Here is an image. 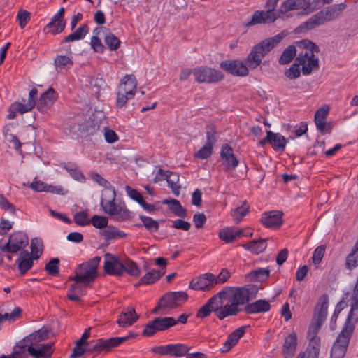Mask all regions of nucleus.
Segmentation results:
<instances>
[{"label": "nucleus", "instance_id": "nucleus-1", "mask_svg": "<svg viewBox=\"0 0 358 358\" xmlns=\"http://www.w3.org/2000/svg\"><path fill=\"white\" fill-rule=\"evenodd\" d=\"M285 37V34L282 31L255 44L247 55L245 64L239 59H227L220 62V67L233 76L245 77L249 74V69H257L261 64L262 58L276 47Z\"/></svg>", "mask_w": 358, "mask_h": 358}, {"label": "nucleus", "instance_id": "nucleus-2", "mask_svg": "<svg viewBox=\"0 0 358 358\" xmlns=\"http://www.w3.org/2000/svg\"><path fill=\"white\" fill-rule=\"evenodd\" d=\"M296 45L299 52L296 58V62L292 64L284 73L285 76L291 80L300 76V65H302L303 75H309L313 69L319 68V59L314 54L320 52L318 45L308 39L297 41Z\"/></svg>", "mask_w": 358, "mask_h": 358}, {"label": "nucleus", "instance_id": "nucleus-3", "mask_svg": "<svg viewBox=\"0 0 358 358\" xmlns=\"http://www.w3.org/2000/svg\"><path fill=\"white\" fill-rule=\"evenodd\" d=\"M328 305L329 296L327 294H323L315 306L313 318L307 331L309 343L306 349L317 355L320 354L321 348V339L317 334L327 319Z\"/></svg>", "mask_w": 358, "mask_h": 358}, {"label": "nucleus", "instance_id": "nucleus-4", "mask_svg": "<svg viewBox=\"0 0 358 358\" xmlns=\"http://www.w3.org/2000/svg\"><path fill=\"white\" fill-rule=\"evenodd\" d=\"M226 292H219L213 296L208 301L202 306L197 311L196 317L205 318L208 317L212 312L219 320H223L229 316L237 315L242 309L231 303L224 305V300Z\"/></svg>", "mask_w": 358, "mask_h": 358}, {"label": "nucleus", "instance_id": "nucleus-5", "mask_svg": "<svg viewBox=\"0 0 358 358\" xmlns=\"http://www.w3.org/2000/svg\"><path fill=\"white\" fill-rule=\"evenodd\" d=\"M346 7L347 5L345 3L327 6L324 9L321 10L313 15L307 21L301 24L296 28V31L298 33L306 32L317 26L322 25L328 22L332 21L338 18Z\"/></svg>", "mask_w": 358, "mask_h": 358}, {"label": "nucleus", "instance_id": "nucleus-6", "mask_svg": "<svg viewBox=\"0 0 358 358\" xmlns=\"http://www.w3.org/2000/svg\"><path fill=\"white\" fill-rule=\"evenodd\" d=\"M130 337H134L132 334L123 337H112L108 339L100 338L96 341L94 345H90L86 348L76 343L70 358H78L85 352L94 353L95 355L101 352H108L112 348L119 346L120 344L129 340Z\"/></svg>", "mask_w": 358, "mask_h": 358}, {"label": "nucleus", "instance_id": "nucleus-7", "mask_svg": "<svg viewBox=\"0 0 358 358\" xmlns=\"http://www.w3.org/2000/svg\"><path fill=\"white\" fill-rule=\"evenodd\" d=\"M357 320V313L355 315L348 313L345 323L331 348V358L344 357Z\"/></svg>", "mask_w": 358, "mask_h": 358}, {"label": "nucleus", "instance_id": "nucleus-8", "mask_svg": "<svg viewBox=\"0 0 358 358\" xmlns=\"http://www.w3.org/2000/svg\"><path fill=\"white\" fill-rule=\"evenodd\" d=\"M100 261L101 257L96 256L80 264L75 269V275L69 276V280L80 282L85 287L90 286L98 277Z\"/></svg>", "mask_w": 358, "mask_h": 358}, {"label": "nucleus", "instance_id": "nucleus-9", "mask_svg": "<svg viewBox=\"0 0 358 358\" xmlns=\"http://www.w3.org/2000/svg\"><path fill=\"white\" fill-rule=\"evenodd\" d=\"M115 191L113 190L112 199L104 201L101 199V206L104 211L110 215H115L117 221H124L130 217V211L127 208L124 203H115Z\"/></svg>", "mask_w": 358, "mask_h": 358}, {"label": "nucleus", "instance_id": "nucleus-10", "mask_svg": "<svg viewBox=\"0 0 358 358\" xmlns=\"http://www.w3.org/2000/svg\"><path fill=\"white\" fill-rule=\"evenodd\" d=\"M192 74L199 83H215L222 80L224 78L220 71L207 66L193 69Z\"/></svg>", "mask_w": 358, "mask_h": 358}, {"label": "nucleus", "instance_id": "nucleus-11", "mask_svg": "<svg viewBox=\"0 0 358 358\" xmlns=\"http://www.w3.org/2000/svg\"><path fill=\"white\" fill-rule=\"evenodd\" d=\"M175 318L172 317H158L145 325L142 335L152 336L158 331H165L174 326Z\"/></svg>", "mask_w": 358, "mask_h": 358}, {"label": "nucleus", "instance_id": "nucleus-12", "mask_svg": "<svg viewBox=\"0 0 358 358\" xmlns=\"http://www.w3.org/2000/svg\"><path fill=\"white\" fill-rule=\"evenodd\" d=\"M190 347L186 344L176 343L155 347L152 352L162 356L182 357L187 354Z\"/></svg>", "mask_w": 358, "mask_h": 358}, {"label": "nucleus", "instance_id": "nucleus-13", "mask_svg": "<svg viewBox=\"0 0 358 358\" xmlns=\"http://www.w3.org/2000/svg\"><path fill=\"white\" fill-rule=\"evenodd\" d=\"M187 299L188 294L185 292H170L160 298L165 310L176 308Z\"/></svg>", "mask_w": 358, "mask_h": 358}, {"label": "nucleus", "instance_id": "nucleus-14", "mask_svg": "<svg viewBox=\"0 0 358 358\" xmlns=\"http://www.w3.org/2000/svg\"><path fill=\"white\" fill-rule=\"evenodd\" d=\"M220 157L224 171L234 170L239 164V160L234 153L233 148L229 144H224L221 147Z\"/></svg>", "mask_w": 358, "mask_h": 358}, {"label": "nucleus", "instance_id": "nucleus-15", "mask_svg": "<svg viewBox=\"0 0 358 358\" xmlns=\"http://www.w3.org/2000/svg\"><path fill=\"white\" fill-rule=\"evenodd\" d=\"M213 278L214 274L206 273L192 279L189 287L194 290L209 291L215 286Z\"/></svg>", "mask_w": 358, "mask_h": 358}, {"label": "nucleus", "instance_id": "nucleus-16", "mask_svg": "<svg viewBox=\"0 0 358 358\" xmlns=\"http://www.w3.org/2000/svg\"><path fill=\"white\" fill-rule=\"evenodd\" d=\"M220 292H226L224 298L229 299V302L236 307L248 302L241 287H226Z\"/></svg>", "mask_w": 358, "mask_h": 358}, {"label": "nucleus", "instance_id": "nucleus-17", "mask_svg": "<svg viewBox=\"0 0 358 358\" xmlns=\"http://www.w3.org/2000/svg\"><path fill=\"white\" fill-rule=\"evenodd\" d=\"M282 211L271 210L265 212L262 215L260 222L266 228L278 229L282 223Z\"/></svg>", "mask_w": 358, "mask_h": 358}, {"label": "nucleus", "instance_id": "nucleus-18", "mask_svg": "<svg viewBox=\"0 0 358 358\" xmlns=\"http://www.w3.org/2000/svg\"><path fill=\"white\" fill-rule=\"evenodd\" d=\"M298 345V336L295 331L287 334L282 347V355L284 358H293L296 352Z\"/></svg>", "mask_w": 358, "mask_h": 358}, {"label": "nucleus", "instance_id": "nucleus-19", "mask_svg": "<svg viewBox=\"0 0 358 358\" xmlns=\"http://www.w3.org/2000/svg\"><path fill=\"white\" fill-rule=\"evenodd\" d=\"M329 107L324 106L319 108L315 113L314 121L317 129L323 134L330 133L331 130V124L326 122V118L329 114Z\"/></svg>", "mask_w": 358, "mask_h": 358}, {"label": "nucleus", "instance_id": "nucleus-20", "mask_svg": "<svg viewBox=\"0 0 358 358\" xmlns=\"http://www.w3.org/2000/svg\"><path fill=\"white\" fill-rule=\"evenodd\" d=\"M57 97V92L52 87H49L41 95L37 103L38 110L41 113L47 112L53 106Z\"/></svg>", "mask_w": 358, "mask_h": 358}, {"label": "nucleus", "instance_id": "nucleus-21", "mask_svg": "<svg viewBox=\"0 0 358 358\" xmlns=\"http://www.w3.org/2000/svg\"><path fill=\"white\" fill-rule=\"evenodd\" d=\"M55 350L54 343L28 346L27 352L34 358H51Z\"/></svg>", "mask_w": 358, "mask_h": 358}, {"label": "nucleus", "instance_id": "nucleus-22", "mask_svg": "<svg viewBox=\"0 0 358 358\" xmlns=\"http://www.w3.org/2000/svg\"><path fill=\"white\" fill-rule=\"evenodd\" d=\"M106 257H109L110 259L106 260L104 262V271L108 275H121L124 272L123 262H122L117 257L107 253Z\"/></svg>", "mask_w": 358, "mask_h": 358}, {"label": "nucleus", "instance_id": "nucleus-23", "mask_svg": "<svg viewBox=\"0 0 358 358\" xmlns=\"http://www.w3.org/2000/svg\"><path fill=\"white\" fill-rule=\"evenodd\" d=\"M50 333L51 329L43 326L24 338L25 341L29 343V346H38L40 342L45 341L50 338Z\"/></svg>", "mask_w": 358, "mask_h": 358}, {"label": "nucleus", "instance_id": "nucleus-24", "mask_svg": "<svg viewBox=\"0 0 358 358\" xmlns=\"http://www.w3.org/2000/svg\"><path fill=\"white\" fill-rule=\"evenodd\" d=\"M278 16L267 15L264 10H256L252 15L251 20L245 24L246 27H252L259 24H271Z\"/></svg>", "mask_w": 358, "mask_h": 358}, {"label": "nucleus", "instance_id": "nucleus-25", "mask_svg": "<svg viewBox=\"0 0 358 358\" xmlns=\"http://www.w3.org/2000/svg\"><path fill=\"white\" fill-rule=\"evenodd\" d=\"M309 6V0H286L280 6L279 12L285 14L294 10L303 9L307 13Z\"/></svg>", "mask_w": 358, "mask_h": 358}, {"label": "nucleus", "instance_id": "nucleus-26", "mask_svg": "<svg viewBox=\"0 0 358 358\" xmlns=\"http://www.w3.org/2000/svg\"><path fill=\"white\" fill-rule=\"evenodd\" d=\"M138 318L139 316L135 309L133 307H129L121 313L117 322L120 327H125L132 325Z\"/></svg>", "mask_w": 358, "mask_h": 358}, {"label": "nucleus", "instance_id": "nucleus-27", "mask_svg": "<svg viewBox=\"0 0 358 358\" xmlns=\"http://www.w3.org/2000/svg\"><path fill=\"white\" fill-rule=\"evenodd\" d=\"M137 80L134 75H126L121 80L119 88L124 93L127 94L130 97H134L136 92Z\"/></svg>", "mask_w": 358, "mask_h": 358}, {"label": "nucleus", "instance_id": "nucleus-28", "mask_svg": "<svg viewBox=\"0 0 358 358\" xmlns=\"http://www.w3.org/2000/svg\"><path fill=\"white\" fill-rule=\"evenodd\" d=\"M271 309V305L268 301L264 299H259L253 303H248L244 310L247 314H255L265 313L269 311Z\"/></svg>", "mask_w": 358, "mask_h": 358}, {"label": "nucleus", "instance_id": "nucleus-29", "mask_svg": "<svg viewBox=\"0 0 358 358\" xmlns=\"http://www.w3.org/2000/svg\"><path fill=\"white\" fill-rule=\"evenodd\" d=\"M17 262H18V268L21 275H24L33 266V259L27 250H23L20 252Z\"/></svg>", "mask_w": 358, "mask_h": 358}, {"label": "nucleus", "instance_id": "nucleus-30", "mask_svg": "<svg viewBox=\"0 0 358 358\" xmlns=\"http://www.w3.org/2000/svg\"><path fill=\"white\" fill-rule=\"evenodd\" d=\"M14 252L20 251L28 245V237L22 232H15L10 236Z\"/></svg>", "mask_w": 358, "mask_h": 358}, {"label": "nucleus", "instance_id": "nucleus-31", "mask_svg": "<svg viewBox=\"0 0 358 358\" xmlns=\"http://www.w3.org/2000/svg\"><path fill=\"white\" fill-rule=\"evenodd\" d=\"M165 271H163L162 273L158 270H152L146 273L138 281L135 287H138L141 285H150L158 280L164 274Z\"/></svg>", "mask_w": 358, "mask_h": 358}, {"label": "nucleus", "instance_id": "nucleus-32", "mask_svg": "<svg viewBox=\"0 0 358 358\" xmlns=\"http://www.w3.org/2000/svg\"><path fill=\"white\" fill-rule=\"evenodd\" d=\"M266 239L259 238L257 241H252L246 244H243L242 247L255 254L263 252L266 248Z\"/></svg>", "mask_w": 358, "mask_h": 358}, {"label": "nucleus", "instance_id": "nucleus-33", "mask_svg": "<svg viewBox=\"0 0 358 358\" xmlns=\"http://www.w3.org/2000/svg\"><path fill=\"white\" fill-rule=\"evenodd\" d=\"M297 45H290L287 47L280 55L278 62L280 65H285L290 63L296 57L297 53Z\"/></svg>", "mask_w": 358, "mask_h": 358}, {"label": "nucleus", "instance_id": "nucleus-34", "mask_svg": "<svg viewBox=\"0 0 358 358\" xmlns=\"http://www.w3.org/2000/svg\"><path fill=\"white\" fill-rule=\"evenodd\" d=\"M271 136V143L274 150L283 152L288 142L287 139L279 133H274L272 131Z\"/></svg>", "mask_w": 358, "mask_h": 358}, {"label": "nucleus", "instance_id": "nucleus-35", "mask_svg": "<svg viewBox=\"0 0 358 358\" xmlns=\"http://www.w3.org/2000/svg\"><path fill=\"white\" fill-rule=\"evenodd\" d=\"M163 203L169 205L171 211L176 216L183 218L187 216L186 209L181 206L178 200L175 199H166L163 201Z\"/></svg>", "mask_w": 358, "mask_h": 358}, {"label": "nucleus", "instance_id": "nucleus-36", "mask_svg": "<svg viewBox=\"0 0 358 358\" xmlns=\"http://www.w3.org/2000/svg\"><path fill=\"white\" fill-rule=\"evenodd\" d=\"M270 276V270L268 268H259L252 271L247 274L248 278L251 281L262 282Z\"/></svg>", "mask_w": 358, "mask_h": 358}, {"label": "nucleus", "instance_id": "nucleus-37", "mask_svg": "<svg viewBox=\"0 0 358 358\" xmlns=\"http://www.w3.org/2000/svg\"><path fill=\"white\" fill-rule=\"evenodd\" d=\"M139 218L141 220L142 224H136V227L138 228L145 227L146 229L151 233L156 232L159 229V223L152 217L145 215H139Z\"/></svg>", "mask_w": 358, "mask_h": 358}, {"label": "nucleus", "instance_id": "nucleus-38", "mask_svg": "<svg viewBox=\"0 0 358 358\" xmlns=\"http://www.w3.org/2000/svg\"><path fill=\"white\" fill-rule=\"evenodd\" d=\"M250 206L247 201H245L241 206H238L231 211V215L236 223L241 221L243 217L245 216L249 212Z\"/></svg>", "mask_w": 358, "mask_h": 358}, {"label": "nucleus", "instance_id": "nucleus-39", "mask_svg": "<svg viewBox=\"0 0 358 358\" xmlns=\"http://www.w3.org/2000/svg\"><path fill=\"white\" fill-rule=\"evenodd\" d=\"M43 250L42 240L39 238H34L31 241V258L38 259L41 256Z\"/></svg>", "mask_w": 358, "mask_h": 358}, {"label": "nucleus", "instance_id": "nucleus-40", "mask_svg": "<svg viewBox=\"0 0 358 358\" xmlns=\"http://www.w3.org/2000/svg\"><path fill=\"white\" fill-rule=\"evenodd\" d=\"M103 236L106 240H111L115 238H122L127 236V234L119 230L116 227H107L103 231Z\"/></svg>", "mask_w": 358, "mask_h": 358}, {"label": "nucleus", "instance_id": "nucleus-41", "mask_svg": "<svg viewBox=\"0 0 358 358\" xmlns=\"http://www.w3.org/2000/svg\"><path fill=\"white\" fill-rule=\"evenodd\" d=\"M29 343L25 341V338L20 340L13 348V352L19 358H27V348Z\"/></svg>", "mask_w": 358, "mask_h": 358}, {"label": "nucleus", "instance_id": "nucleus-42", "mask_svg": "<svg viewBox=\"0 0 358 358\" xmlns=\"http://www.w3.org/2000/svg\"><path fill=\"white\" fill-rule=\"evenodd\" d=\"M218 237L226 243H233L236 240L235 229L231 227L224 228L218 232Z\"/></svg>", "mask_w": 358, "mask_h": 358}, {"label": "nucleus", "instance_id": "nucleus-43", "mask_svg": "<svg viewBox=\"0 0 358 358\" xmlns=\"http://www.w3.org/2000/svg\"><path fill=\"white\" fill-rule=\"evenodd\" d=\"M54 64L56 69H69L73 65L71 58L66 55H57L54 60Z\"/></svg>", "mask_w": 358, "mask_h": 358}, {"label": "nucleus", "instance_id": "nucleus-44", "mask_svg": "<svg viewBox=\"0 0 358 358\" xmlns=\"http://www.w3.org/2000/svg\"><path fill=\"white\" fill-rule=\"evenodd\" d=\"M168 186L171 189L173 194L175 196L180 194L181 186L179 184V176L176 173H172L166 180Z\"/></svg>", "mask_w": 358, "mask_h": 358}, {"label": "nucleus", "instance_id": "nucleus-45", "mask_svg": "<svg viewBox=\"0 0 358 358\" xmlns=\"http://www.w3.org/2000/svg\"><path fill=\"white\" fill-rule=\"evenodd\" d=\"M206 144H208L211 146H214L217 143V130L216 127L214 124H208L206 126Z\"/></svg>", "mask_w": 358, "mask_h": 358}, {"label": "nucleus", "instance_id": "nucleus-46", "mask_svg": "<svg viewBox=\"0 0 358 358\" xmlns=\"http://www.w3.org/2000/svg\"><path fill=\"white\" fill-rule=\"evenodd\" d=\"M59 259L58 258H53L45 264V270L49 275L57 276L59 272Z\"/></svg>", "mask_w": 358, "mask_h": 358}, {"label": "nucleus", "instance_id": "nucleus-47", "mask_svg": "<svg viewBox=\"0 0 358 358\" xmlns=\"http://www.w3.org/2000/svg\"><path fill=\"white\" fill-rule=\"evenodd\" d=\"M124 271L132 276H138L141 271L137 264L132 260L127 259L123 262Z\"/></svg>", "mask_w": 358, "mask_h": 358}, {"label": "nucleus", "instance_id": "nucleus-48", "mask_svg": "<svg viewBox=\"0 0 358 358\" xmlns=\"http://www.w3.org/2000/svg\"><path fill=\"white\" fill-rule=\"evenodd\" d=\"M104 42L110 50H116L120 45V39L112 33L106 34L104 38Z\"/></svg>", "mask_w": 358, "mask_h": 358}, {"label": "nucleus", "instance_id": "nucleus-49", "mask_svg": "<svg viewBox=\"0 0 358 358\" xmlns=\"http://www.w3.org/2000/svg\"><path fill=\"white\" fill-rule=\"evenodd\" d=\"M25 110V108L23 106V103L20 102H15L12 103L9 108V113L7 116L8 119L12 120L15 118L17 112H20L21 114L27 112V110Z\"/></svg>", "mask_w": 358, "mask_h": 358}, {"label": "nucleus", "instance_id": "nucleus-50", "mask_svg": "<svg viewBox=\"0 0 358 358\" xmlns=\"http://www.w3.org/2000/svg\"><path fill=\"white\" fill-rule=\"evenodd\" d=\"M213 146L205 143V145L194 154V156L199 159H208L213 153Z\"/></svg>", "mask_w": 358, "mask_h": 358}, {"label": "nucleus", "instance_id": "nucleus-51", "mask_svg": "<svg viewBox=\"0 0 358 358\" xmlns=\"http://www.w3.org/2000/svg\"><path fill=\"white\" fill-rule=\"evenodd\" d=\"M246 298L248 299V302L256 297L258 292V287L255 285H246L245 286L241 287Z\"/></svg>", "mask_w": 358, "mask_h": 358}, {"label": "nucleus", "instance_id": "nucleus-52", "mask_svg": "<svg viewBox=\"0 0 358 358\" xmlns=\"http://www.w3.org/2000/svg\"><path fill=\"white\" fill-rule=\"evenodd\" d=\"M246 327V326H242L235 329L228 336L227 339L236 345L238 340L244 335Z\"/></svg>", "mask_w": 358, "mask_h": 358}, {"label": "nucleus", "instance_id": "nucleus-53", "mask_svg": "<svg viewBox=\"0 0 358 358\" xmlns=\"http://www.w3.org/2000/svg\"><path fill=\"white\" fill-rule=\"evenodd\" d=\"M108 218L103 216L94 215L91 219V223L97 229H103L107 227Z\"/></svg>", "mask_w": 358, "mask_h": 358}, {"label": "nucleus", "instance_id": "nucleus-54", "mask_svg": "<svg viewBox=\"0 0 358 358\" xmlns=\"http://www.w3.org/2000/svg\"><path fill=\"white\" fill-rule=\"evenodd\" d=\"M73 220L80 226H85L90 224V222L88 220L87 213L85 211L76 213L73 216Z\"/></svg>", "mask_w": 358, "mask_h": 358}, {"label": "nucleus", "instance_id": "nucleus-55", "mask_svg": "<svg viewBox=\"0 0 358 358\" xmlns=\"http://www.w3.org/2000/svg\"><path fill=\"white\" fill-rule=\"evenodd\" d=\"M126 191H127L128 196L131 199L136 201L138 204H141L143 202V201L144 200L143 195L136 189H135L129 186H127Z\"/></svg>", "mask_w": 358, "mask_h": 358}, {"label": "nucleus", "instance_id": "nucleus-56", "mask_svg": "<svg viewBox=\"0 0 358 358\" xmlns=\"http://www.w3.org/2000/svg\"><path fill=\"white\" fill-rule=\"evenodd\" d=\"M134 97H130L127 95V94L124 93L122 90L118 89L117 93V99H116V106L118 108H122L127 103L129 99H133Z\"/></svg>", "mask_w": 358, "mask_h": 358}, {"label": "nucleus", "instance_id": "nucleus-57", "mask_svg": "<svg viewBox=\"0 0 358 358\" xmlns=\"http://www.w3.org/2000/svg\"><path fill=\"white\" fill-rule=\"evenodd\" d=\"M230 276L231 273L229 271L222 269L217 276L214 275V284L215 285L223 284L229 280Z\"/></svg>", "mask_w": 358, "mask_h": 358}, {"label": "nucleus", "instance_id": "nucleus-58", "mask_svg": "<svg viewBox=\"0 0 358 358\" xmlns=\"http://www.w3.org/2000/svg\"><path fill=\"white\" fill-rule=\"evenodd\" d=\"M17 19L20 27L23 29L30 20V13L24 10H20L17 13Z\"/></svg>", "mask_w": 358, "mask_h": 358}, {"label": "nucleus", "instance_id": "nucleus-59", "mask_svg": "<svg viewBox=\"0 0 358 358\" xmlns=\"http://www.w3.org/2000/svg\"><path fill=\"white\" fill-rule=\"evenodd\" d=\"M0 206L2 209L8 210L13 214H15L16 213L14 205L10 203L3 194H0Z\"/></svg>", "mask_w": 358, "mask_h": 358}, {"label": "nucleus", "instance_id": "nucleus-60", "mask_svg": "<svg viewBox=\"0 0 358 358\" xmlns=\"http://www.w3.org/2000/svg\"><path fill=\"white\" fill-rule=\"evenodd\" d=\"M99 129V125L94 122V120H88L85 123L84 131L87 135H93Z\"/></svg>", "mask_w": 358, "mask_h": 358}, {"label": "nucleus", "instance_id": "nucleus-61", "mask_svg": "<svg viewBox=\"0 0 358 358\" xmlns=\"http://www.w3.org/2000/svg\"><path fill=\"white\" fill-rule=\"evenodd\" d=\"M91 45L93 50L96 52L102 53L105 49V47L102 44L101 40L96 36L92 37Z\"/></svg>", "mask_w": 358, "mask_h": 358}, {"label": "nucleus", "instance_id": "nucleus-62", "mask_svg": "<svg viewBox=\"0 0 358 358\" xmlns=\"http://www.w3.org/2000/svg\"><path fill=\"white\" fill-rule=\"evenodd\" d=\"M324 254V248L322 245L318 246L316 248V249L314 250L313 255L312 257L313 262L315 264H317L320 263L322 261L323 256Z\"/></svg>", "mask_w": 358, "mask_h": 358}, {"label": "nucleus", "instance_id": "nucleus-63", "mask_svg": "<svg viewBox=\"0 0 358 358\" xmlns=\"http://www.w3.org/2000/svg\"><path fill=\"white\" fill-rule=\"evenodd\" d=\"M105 140L108 143H113L118 141L119 138L117 134L109 128H105L104 133Z\"/></svg>", "mask_w": 358, "mask_h": 358}, {"label": "nucleus", "instance_id": "nucleus-64", "mask_svg": "<svg viewBox=\"0 0 358 358\" xmlns=\"http://www.w3.org/2000/svg\"><path fill=\"white\" fill-rule=\"evenodd\" d=\"M66 27V20H60V22H57L54 24L50 29L49 31L52 34L55 35L59 33H62ZM45 29L47 28H45Z\"/></svg>", "mask_w": 358, "mask_h": 358}]
</instances>
